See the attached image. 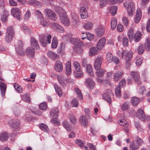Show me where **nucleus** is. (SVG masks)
Returning <instances> with one entry per match:
<instances>
[{"label": "nucleus", "instance_id": "20", "mask_svg": "<svg viewBox=\"0 0 150 150\" xmlns=\"http://www.w3.org/2000/svg\"><path fill=\"white\" fill-rule=\"evenodd\" d=\"M25 52L26 55L30 58L33 57L35 55L34 49L31 47H28Z\"/></svg>", "mask_w": 150, "mask_h": 150}, {"label": "nucleus", "instance_id": "29", "mask_svg": "<svg viewBox=\"0 0 150 150\" xmlns=\"http://www.w3.org/2000/svg\"><path fill=\"white\" fill-rule=\"evenodd\" d=\"M58 79L59 83L62 86L66 85L67 81L63 76L59 75L58 76Z\"/></svg>", "mask_w": 150, "mask_h": 150}, {"label": "nucleus", "instance_id": "41", "mask_svg": "<svg viewBox=\"0 0 150 150\" xmlns=\"http://www.w3.org/2000/svg\"><path fill=\"white\" fill-rule=\"evenodd\" d=\"M74 91L79 98L80 99H82V94L80 90L78 88H74Z\"/></svg>", "mask_w": 150, "mask_h": 150}, {"label": "nucleus", "instance_id": "22", "mask_svg": "<svg viewBox=\"0 0 150 150\" xmlns=\"http://www.w3.org/2000/svg\"><path fill=\"white\" fill-rule=\"evenodd\" d=\"M55 69L58 72H60L63 69V65L62 63L59 60H57L55 65Z\"/></svg>", "mask_w": 150, "mask_h": 150}, {"label": "nucleus", "instance_id": "42", "mask_svg": "<svg viewBox=\"0 0 150 150\" xmlns=\"http://www.w3.org/2000/svg\"><path fill=\"white\" fill-rule=\"evenodd\" d=\"M117 7L115 6H112L110 8V12L112 16H114L117 12Z\"/></svg>", "mask_w": 150, "mask_h": 150}, {"label": "nucleus", "instance_id": "56", "mask_svg": "<svg viewBox=\"0 0 150 150\" xmlns=\"http://www.w3.org/2000/svg\"><path fill=\"white\" fill-rule=\"evenodd\" d=\"M75 76L77 78L81 77L83 76V73L81 70L77 71L74 74Z\"/></svg>", "mask_w": 150, "mask_h": 150}, {"label": "nucleus", "instance_id": "50", "mask_svg": "<svg viewBox=\"0 0 150 150\" xmlns=\"http://www.w3.org/2000/svg\"><path fill=\"white\" fill-rule=\"evenodd\" d=\"M57 45V38L54 37L53 38L52 44V47L53 48H56Z\"/></svg>", "mask_w": 150, "mask_h": 150}, {"label": "nucleus", "instance_id": "2", "mask_svg": "<svg viewBox=\"0 0 150 150\" xmlns=\"http://www.w3.org/2000/svg\"><path fill=\"white\" fill-rule=\"evenodd\" d=\"M124 5L127 8L129 15H132L135 11V6L133 2L132 1H126L124 3Z\"/></svg>", "mask_w": 150, "mask_h": 150}, {"label": "nucleus", "instance_id": "1", "mask_svg": "<svg viewBox=\"0 0 150 150\" xmlns=\"http://www.w3.org/2000/svg\"><path fill=\"white\" fill-rule=\"evenodd\" d=\"M39 37L40 43L43 46H45L47 43H51V36L50 34H41L39 35Z\"/></svg>", "mask_w": 150, "mask_h": 150}, {"label": "nucleus", "instance_id": "38", "mask_svg": "<svg viewBox=\"0 0 150 150\" xmlns=\"http://www.w3.org/2000/svg\"><path fill=\"white\" fill-rule=\"evenodd\" d=\"M129 103L128 102H126L123 103L121 105V110L123 111L127 110L129 107Z\"/></svg>", "mask_w": 150, "mask_h": 150}, {"label": "nucleus", "instance_id": "32", "mask_svg": "<svg viewBox=\"0 0 150 150\" xmlns=\"http://www.w3.org/2000/svg\"><path fill=\"white\" fill-rule=\"evenodd\" d=\"M40 23L43 26L47 27L49 25V23L47 19L42 17L40 19Z\"/></svg>", "mask_w": 150, "mask_h": 150}, {"label": "nucleus", "instance_id": "14", "mask_svg": "<svg viewBox=\"0 0 150 150\" xmlns=\"http://www.w3.org/2000/svg\"><path fill=\"white\" fill-rule=\"evenodd\" d=\"M19 9L17 8H13L11 10V13L14 17L19 19L20 16Z\"/></svg>", "mask_w": 150, "mask_h": 150}, {"label": "nucleus", "instance_id": "37", "mask_svg": "<svg viewBox=\"0 0 150 150\" xmlns=\"http://www.w3.org/2000/svg\"><path fill=\"white\" fill-rule=\"evenodd\" d=\"M141 37V33L139 31L137 32L134 35V40L136 42H138L140 39Z\"/></svg>", "mask_w": 150, "mask_h": 150}, {"label": "nucleus", "instance_id": "4", "mask_svg": "<svg viewBox=\"0 0 150 150\" xmlns=\"http://www.w3.org/2000/svg\"><path fill=\"white\" fill-rule=\"evenodd\" d=\"M45 15L50 20L52 21H56L57 19L56 14L51 9L46 8L44 10Z\"/></svg>", "mask_w": 150, "mask_h": 150}, {"label": "nucleus", "instance_id": "10", "mask_svg": "<svg viewBox=\"0 0 150 150\" xmlns=\"http://www.w3.org/2000/svg\"><path fill=\"white\" fill-rule=\"evenodd\" d=\"M102 59L100 57H98L95 61L94 67L95 69H100L102 64Z\"/></svg>", "mask_w": 150, "mask_h": 150}, {"label": "nucleus", "instance_id": "46", "mask_svg": "<svg viewBox=\"0 0 150 150\" xmlns=\"http://www.w3.org/2000/svg\"><path fill=\"white\" fill-rule=\"evenodd\" d=\"M121 87L117 86L115 88V92L116 95L118 97H119L121 96V91L120 90Z\"/></svg>", "mask_w": 150, "mask_h": 150}, {"label": "nucleus", "instance_id": "5", "mask_svg": "<svg viewBox=\"0 0 150 150\" xmlns=\"http://www.w3.org/2000/svg\"><path fill=\"white\" fill-rule=\"evenodd\" d=\"M51 28L57 32L62 33L64 32V29L58 23L52 22L51 23Z\"/></svg>", "mask_w": 150, "mask_h": 150}, {"label": "nucleus", "instance_id": "55", "mask_svg": "<svg viewBox=\"0 0 150 150\" xmlns=\"http://www.w3.org/2000/svg\"><path fill=\"white\" fill-rule=\"evenodd\" d=\"M40 128L45 132L48 131V128L47 126L44 124H41L39 125Z\"/></svg>", "mask_w": 150, "mask_h": 150}, {"label": "nucleus", "instance_id": "47", "mask_svg": "<svg viewBox=\"0 0 150 150\" xmlns=\"http://www.w3.org/2000/svg\"><path fill=\"white\" fill-rule=\"evenodd\" d=\"M113 57L112 54L110 53H107L106 54V59L109 62H112L113 60Z\"/></svg>", "mask_w": 150, "mask_h": 150}, {"label": "nucleus", "instance_id": "36", "mask_svg": "<svg viewBox=\"0 0 150 150\" xmlns=\"http://www.w3.org/2000/svg\"><path fill=\"white\" fill-rule=\"evenodd\" d=\"M145 49L147 51L150 50V39L149 38L147 39L144 44Z\"/></svg>", "mask_w": 150, "mask_h": 150}, {"label": "nucleus", "instance_id": "62", "mask_svg": "<svg viewBox=\"0 0 150 150\" xmlns=\"http://www.w3.org/2000/svg\"><path fill=\"white\" fill-rule=\"evenodd\" d=\"M63 125L64 127L67 131H69L70 130L69 126L67 121L66 120L64 121L63 123Z\"/></svg>", "mask_w": 150, "mask_h": 150}, {"label": "nucleus", "instance_id": "16", "mask_svg": "<svg viewBox=\"0 0 150 150\" xmlns=\"http://www.w3.org/2000/svg\"><path fill=\"white\" fill-rule=\"evenodd\" d=\"M97 35L98 37L102 36L104 33V27L102 26H99L96 29Z\"/></svg>", "mask_w": 150, "mask_h": 150}, {"label": "nucleus", "instance_id": "64", "mask_svg": "<svg viewBox=\"0 0 150 150\" xmlns=\"http://www.w3.org/2000/svg\"><path fill=\"white\" fill-rule=\"evenodd\" d=\"M31 16V13L29 10H28L26 11L24 19L27 20L29 19Z\"/></svg>", "mask_w": 150, "mask_h": 150}, {"label": "nucleus", "instance_id": "12", "mask_svg": "<svg viewBox=\"0 0 150 150\" xmlns=\"http://www.w3.org/2000/svg\"><path fill=\"white\" fill-rule=\"evenodd\" d=\"M123 73V72L121 71L115 72L113 76L114 80L115 81H118L122 78Z\"/></svg>", "mask_w": 150, "mask_h": 150}, {"label": "nucleus", "instance_id": "45", "mask_svg": "<svg viewBox=\"0 0 150 150\" xmlns=\"http://www.w3.org/2000/svg\"><path fill=\"white\" fill-rule=\"evenodd\" d=\"M96 75L99 77H101L103 76L105 73V71L102 69H96Z\"/></svg>", "mask_w": 150, "mask_h": 150}, {"label": "nucleus", "instance_id": "8", "mask_svg": "<svg viewBox=\"0 0 150 150\" xmlns=\"http://www.w3.org/2000/svg\"><path fill=\"white\" fill-rule=\"evenodd\" d=\"M54 9L56 13L59 14V17L66 14L64 10L59 6H55Z\"/></svg>", "mask_w": 150, "mask_h": 150}, {"label": "nucleus", "instance_id": "57", "mask_svg": "<svg viewBox=\"0 0 150 150\" xmlns=\"http://www.w3.org/2000/svg\"><path fill=\"white\" fill-rule=\"evenodd\" d=\"M74 67L76 71L81 70V66L78 62L76 61L74 62Z\"/></svg>", "mask_w": 150, "mask_h": 150}, {"label": "nucleus", "instance_id": "11", "mask_svg": "<svg viewBox=\"0 0 150 150\" xmlns=\"http://www.w3.org/2000/svg\"><path fill=\"white\" fill-rule=\"evenodd\" d=\"M70 41L73 44L76 46H82L83 44L79 39L71 38L70 39Z\"/></svg>", "mask_w": 150, "mask_h": 150}, {"label": "nucleus", "instance_id": "21", "mask_svg": "<svg viewBox=\"0 0 150 150\" xmlns=\"http://www.w3.org/2000/svg\"><path fill=\"white\" fill-rule=\"evenodd\" d=\"M142 17L141 10L140 8H138L136 11V16L134 21L135 23H138Z\"/></svg>", "mask_w": 150, "mask_h": 150}, {"label": "nucleus", "instance_id": "3", "mask_svg": "<svg viewBox=\"0 0 150 150\" xmlns=\"http://www.w3.org/2000/svg\"><path fill=\"white\" fill-rule=\"evenodd\" d=\"M15 46L16 52L18 54L22 56L25 55L23 50L24 45L21 41L19 40L18 41Z\"/></svg>", "mask_w": 150, "mask_h": 150}, {"label": "nucleus", "instance_id": "15", "mask_svg": "<svg viewBox=\"0 0 150 150\" xmlns=\"http://www.w3.org/2000/svg\"><path fill=\"white\" fill-rule=\"evenodd\" d=\"M30 41L31 45L33 47L32 48L38 50L39 49V46L38 42L35 39L32 38Z\"/></svg>", "mask_w": 150, "mask_h": 150}, {"label": "nucleus", "instance_id": "23", "mask_svg": "<svg viewBox=\"0 0 150 150\" xmlns=\"http://www.w3.org/2000/svg\"><path fill=\"white\" fill-rule=\"evenodd\" d=\"M0 89L2 96L4 97L6 91V85L1 81H0Z\"/></svg>", "mask_w": 150, "mask_h": 150}, {"label": "nucleus", "instance_id": "6", "mask_svg": "<svg viewBox=\"0 0 150 150\" xmlns=\"http://www.w3.org/2000/svg\"><path fill=\"white\" fill-rule=\"evenodd\" d=\"M130 73L131 76L134 79L135 82L137 83V85H140L141 82L140 81V77L139 73L137 71H131Z\"/></svg>", "mask_w": 150, "mask_h": 150}, {"label": "nucleus", "instance_id": "60", "mask_svg": "<svg viewBox=\"0 0 150 150\" xmlns=\"http://www.w3.org/2000/svg\"><path fill=\"white\" fill-rule=\"evenodd\" d=\"M92 27V23L90 22L86 23L84 26V28L86 30H90L91 29Z\"/></svg>", "mask_w": 150, "mask_h": 150}, {"label": "nucleus", "instance_id": "30", "mask_svg": "<svg viewBox=\"0 0 150 150\" xmlns=\"http://www.w3.org/2000/svg\"><path fill=\"white\" fill-rule=\"evenodd\" d=\"M28 3L31 5L37 6H41V4L40 2L35 0H30L28 1Z\"/></svg>", "mask_w": 150, "mask_h": 150}, {"label": "nucleus", "instance_id": "54", "mask_svg": "<svg viewBox=\"0 0 150 150\" xmlns=\"http://www.w3.org/2000/svg\"><path fill=\"white\" fill-rule=\"evenodd\" d=\"M47 107V106L46 102H44L40 104L39 108L42 110H46Z\"/></svg>", "mask_w": 150, "mask_h": 150}, {"label": "nucleus", "instance_id": "17", "mask_svg": "<svg viewBox=\"0 0 150 150\" xmlns=\"http://www.w3.org/2000/svg\"><path fill=\"white\" fill-rule=\"evenodd\" d=\"M86 84L87 86L91 89H93L95 85V82L91 78H88L86 79Z\"/></svg>", "mask_w": 150, "mask_h": 150}, {"label": "nucleus", "instance_id": "27", "mask_svg": "<svg viewBox=\"0 0 150 150\" xmlns=\"http://www.w3.org/2000/svg\"><path fill=\"white\" fill-rule=\"evenodd\" d=\"M47 55L50 58L54 60L58 58V55L51 51H49L48 52Z\"/></svg>", "mask_w": 150, "mask_h": 150}, {"label": "nucleus", "instance_id": "7", "mask_svg": "<svg viewBox=\"0 0 150 150\" xmlns=\"http://www.w3.org/2000/svg\"><path fill=\"white\" fill-rule=\"evenodd\" d=\"M133 52L131 51L128 52L126 50H123L122 53V56L123 58L125 59L129 60L132 57Z\"/></svg>", "mask_w": 150, "mask_h": 150}, {"label": "nucleus", "instance_id": "58", "mask_svg": "<svg viewBox=\"0 0 150 150\" xmlns=\"http://www.w3.org/2000/svg\"><path fill=\"white\" fill-rule=\"evenodd\" d=\"M133 30L132 29H130L128 31L127 34L130 40H132L133 37Z\"/></svg>", "mask_w": 150, "mask_h": 150}, {"label": "nucleus", "instance_id": "44", "mask_svg": "<svg viewBox=\"0 0 150 150\" xmlns=\"http://www.w3.org/2000/svg\"><path fill=\"white\" fill-rule=\"evenodd\" d=\"M14 29L12 26H9L7 28L6 33L14 35Z\"/></svg>", "mask_w": 150, "mask_h": 150}, {"label": "nucleus", "instance_id": "19", "mask_svg": "<svg viewBox=\"0 0 150 150\" xmlns=\"http://www.w3.org/2000/svg\"><path fill=\"white\" fill-rule=\"evenodd\" d=\"M106 42V40L105 38H101L97 44L96 46L97 48L100 50L102 49L104 47Z\"/></svg>", "mask_w": 150, "mask_h": 150}, {"label": "nucleus", "instance_id": "40", "mask_svg": "<svg viewBox=\"0 0 150 150\" xmlns=\"http://www.w3.org/2000/svg\"><path fill=\"white\" fill-rule=\"evenodd\" d=\"M139 146L136 144L132 142L130 143L129 146L130 150H136L139 148Z\"/></svg>", "mask_w": 150, "mask_h": 150}, {"label": "nucleus", "instance_id": "52", "mask_svg": "<svg viewBox=\"0 0 150 150\" xmlns=\"http://www.w3.org/2000/svg\"><path fill=\"white\" fill-rule=\"evenodd\" d=\"M135 51L138 52V54H139L143 53L144 52V48H143V45H139Z\"/></svg>", "mask_w": 150, "mask_h": 150}, {"label": "nucleus", "instance_id": "26", "mask_svg": "<svg viewBox=\"0 0 150 150\" xmlns=\"http://www.w3.org/2000/svg\"><path fill=\"white\" fill-rule=\"evenodd\" d=\"M58 109L57 108H55L51 111L50 113V116L52 118H57L58 116Z\"/></svg>", "mask_w": 150, "mask_h": 150}, {"label": "nucleus", "instance_id": "35", "mask_svg": "<svg viewBox=\"0 0 150 150\" xmlns=\"http://www.w3.org/2000/svg\"><path fill=\"white\" fill-rule=\"evenodd\" d=\"M131 102L133 106H136L139 104V99L138 97H133L131 99Z\"/></svg>", "mask_w": 150, "mask_h": 150}, {"label": "nucleus", "instance_id": "63", "mask_svg": "<svg viewBox=\"0 0 150 150\" xmlns=\"http://www.w3.org/2000/svg\"><path fill=\"white\" fill-rule=\"evenodd\" d=\"M75 142L77 145L80 147H82L83 146V142L81 140L77 139L75 141Z\"/></svg>", "mask_w": 150, "mask_h": 150}, {"label": "nucleus", "instance_id": "13", "mask_svg": "<svg viewBox=\"0 0 150 150\" xmlns=\"http://www.w3.org/2000/svg\"><path fill=\"white\" fill-rule=\"evenodd\" d=\"M61 22L65 26H69L70 25V21L67 16L66 14L60 17Z\"/></svg>", "mask_w": 150, "mask_h": 150}, {"label": "nucleus", "instance_id": "24", "mask_svg": "<svg viewBox=\"0 0 150 150\" xmlns=\"http://www.w3.org/2000/svg\"><path fill=\"white\" fill-rule=\"evenodd\" d=\"M100 49L97 48V47H92L90 49L89 52V55L90 56H92L93 55L97 54L100 52Z\"/></svg>", "mask_w": 150, "mask_h": 150}, {"label": "nucleus", "instance_id": "25", "mask_svg": "<svg viewBox=\"0 0 150 150\" xmlns=\"http://www.w3.org/2000/svg\"><path fill=\"white\" fill-rule=\"evenodd\" d=\"M79 122L81 125L83 127H86L88 125V122L85 116H82L80 118Z\"/></svg>", "mask_w": 150, "mask_h": 150}, {"label": "nucleus", "instance_id": "53", "mask_svg": "<svg viewBox=\"0 0 150 150\" xmlns=\"http://www.w3.org/2000/svg\"><path fill=\"white\" fill-rule=\"evenodd\" d=\"M69 117L70 121L72 124H75L76 123V118L73 115L71 114H69Z\"/></svg>", "mask_w": 150, "mask_h": 150}, {"label": "nucleus", "instance_id": "49", "mask_svg": "<svg viewBox=\"0 0 150 150\" xmlns=\"http://www.w3.org/2000/svg\"><path fill=\"white\" fill-rule=\"evenodd\" d=\"M10 124H11V126L14 129H17L19 127L20 122L18 120H17L16 121H13V122L11 123L10 122Z\"/></svg>", "mask_w": 150, "mask_h": 150}, {"label": "nucleus", "instance_id": "9", "mask_svg": "<svg viewBox=\"0 0 150 150\" xmlns=\"http://www.w3.org/2000/svg\"><path fill=\"white\" fill-rule=\"evenodd\" d=\"M112 94L111 91L108 89L105 93L103 95V98L106 100L109 104L111 103V100L110 96Z\"/></svg>", "mask_w": 150, "mask_h": 150}, {"label": "nucleus", "instance_id": "59", "mask_svg": "<svg viewBox=\"0 0 150 150\" xmlns=\"http://www.w3.org/2000/svg\"><path fill=\"white\" fill-rule=\"evenodd\" d=\"M35 14L38 18L39 19L43 17L42 13L39 10L36 11L35 12Z\"/></svg>", "mask_w": 150, "mask_h": 150}, {"label": "nucleus", "instance_id": "18", "mask_svg": "<svg viewBox=\"0 0 150 150\" xmlns=\"http://www.w3.org/2000/svg\"><path fill=\"white\" fill-rule=\"evenodd\" d=\"M136 115L142 120L144 121L145 120L146 116L144 112L142 109H139L138 110Z\"/></svg>", "mask_w": 150, "mask_h": 150}, {"label": "nucleus", "instance_id": "28", "mask_svg": "<svg viewBox=\"0 0 150 150\" xmlns=\"http://www.w3.org/2000/svg\"><path fill=\"white\" fill-rule=\"evenodd\" d=\"M86 71L90 76L93 77L94 75L93 72V68L91 65L89 64L87 65Z\"/></svg>", "mask_w": 150, "mask_h": 150}, {"label": "nucleus", "instance_id": "61", "mask_svg": "<svg viewBox=\"0 0 150 150\" xmlns=\"http://www.w3.org/2000/svg\"><path fill=\"white\" fill-rule=\"evenodd\" d=\"M78 101L76 98H74L71 101V105L72 107H77L78 106Z\"/></svg>", "mask_w": 150, "mask_h": 150}, {"label": "nucleus", "instance_id": "31", "mask_svg": "<svg viewBox=\"0 0 150 150\" xmlns=\"http://www.w3.org/2000/svg\"><path fill=\"white\" fill-rule=\"evenodd\" d=\"M8 138V135L6 132L2 133L0 135V140L1 141H6Z\"/></svg>", "mask_w": 150, "mask_h": 150}, {"label": "nucleus", "instance_id": "39", "mask_svg": "<svg viewBox=\"0 0 150 150\" xmlns=\"http://www.w3.org/2000/svg\"><path fill=\"white\" fill-rule=\"evenodd\" d=\"M117 24V21L116 18H113L111 19V25L112 29H114L116 27Z\"/></svg>", "mask_w": 150, "mask_h": 150}, {"label": "nucleus", "instance_id": "34", "mask_svg": "<svg viewBox=\"0 0 150 150\" xmlns=\"http://www.w3.org/2000/svg\"><path fill=\"white\" fill-rule=\"evenodd\" d=\"M66 69L67 74L69 75L71 73V67L70 62L68 61L67 62L66 64Z\"/></svg>", "mask_w": 150, "mask_h": 150}, {"label": "nucleus", "instance_id": "33", "mask_svg": "<svg viewBox=\"0 0 150 150\" xmlns=\"http://www.w3.org/2000/svg\"><path fill=\"white\" fill-rule=\"evenodd\" d=\"M118 123L119 125L124 127H127L129 124L128 122L124 119H121L118 121Z\"/></svg>", "mask_w": 150, "mask_h": 150}, {"label": "nucleus", "instance_id": "43", "mask_svg": "<svg viewBox=\"0 0 150 150\" xmlns=\"http://www.w3.org/2000/svg\"><path fill=\"white\" fill-rule=\"evenodd\" d=\"M13 87L16 91L19 93H21L22 91V88L17 83H15L13 85Z\"/></svg>", "mask_w": 150, "mask_h": 150}, {"label": "nucleus", "instance_id": "48", "mask_svg": "<svg viewBox=\"0 0 150 150\" xmlns=\"http://www.w3.org/2000/svg\"><path fill=\"white\" fill-rule=\"evenodd\" d=\"M54 88L57 94L59 96H61L62 95V91L61 88L57 85H54Z\"/></svg>", "mask_w": 150, "mask_h": 150}, {"label": "nucleus", "instance_id": "51", "mask_svg": "<svg viewBox=\"0 0 150 150\" xmlns=\"http://www.w3.org/2000/svg\"><path fill=\"white\" fill-rule=\"evenodd\" d=\"M13 35L6 33L5 40L7 42H10L12 40Z\"/></svg>", "mask_w": 150, "mask_h": 150}]
</instances>
